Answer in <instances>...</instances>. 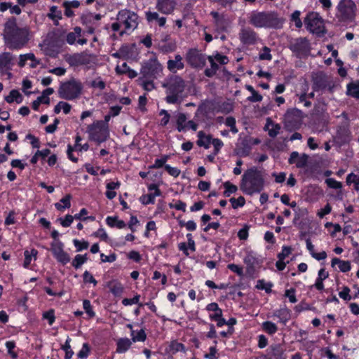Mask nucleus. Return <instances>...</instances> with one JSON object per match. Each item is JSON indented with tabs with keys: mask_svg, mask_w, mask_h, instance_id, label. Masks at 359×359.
Segmentation results:
<instances>
[{
	"mask_svg": "<svg viewBox=\"0 0 359 359\" xmlns=\"http://www.w3.org/2000/svg\"><path fill=\"white\" fill-rule=\"evenodd\" d=\"M28 34L27 29L18 27L15 18H9L4 25V40L10 49L23 48L29 41Z\"/></svg>",
	"mask_w": 359,
	"mask_h": 359,
	"instance_id": "obj_1",
	"label": "nucleus"
},
{
	"mask_svg": "<svg viewBox=\"0 0 359 359\" xmlns=\"http://www.w3.org/2000/svg\"><path fill=\"white\" fill-rule=\"evenodd\" d=\"M264 187V173L257 167L248 168L244 172L240 184L241 190L247 195L260 193Z\"/></svg>",
	"mask_w": 359,
	"mask_h": 359,
	"instance_id": "obj_2",
	"label": "nucleus"
},
{
	"mask_svg": "<svg viewBox=\"0 0 359 359\" xmlns=\"http://www.w3.org/2000/svg\"><path fill=\"white\" fill-rule=\"evenodd\" d=\"M249 22L257 28L280 29L284 19L276 11H253L249 17Z\"/></svg>",
	"mask_w": 359,
	"mask_h": 359,
	"instance_id": "obj_3",
	"label": "nucleus"
},
{
	"mask_svg": "<svg viewBox=\"0 0 359 359\" xmlns=\"http://www.w3.org/2000/svg\"><path fill=\"white\" fill-rule=\"evenodd\" d=\"M165 88V100L168 104H178L182 100V93L185 90V81L177 75H173L162 83Z\"/></svg>",
	"mask_w": 359,
	"mask_h": 359,
	"instance_id": "obj_4",
	"label": "nucleus"
},
{
	"mask_svg": "<svg viewBox=\"0 0 359 359\" xmlns=\"http://www.w3.org/2000/svg\"><path fill=\"white\" fill-rule=\"evenodd\" d=\"M116 20L117 22L112 23L111 29L114 32H118L121 25L124 26V30L120 32L121 36H123L125 33L133 32L138 26L137 14L126 8L118 11Z\"/></svg>",
	"mask_w": 359,
	"mask_h": 359,
	"instance_id": "obj_5",
	"label": "nucleus"
},
{
	"mask_svg": "<svg viewBox=\"0 0 359 359\" xmlns=\"http://www.w3.org/2000/svg\"><path fill=\"white\" fill-rule=\"evenodd\" d=\"M357 6L352 0H341L337 7L336 18L341 23H349L355 20Z\"/></svg>",
	"mask_w": 359,
	"mask_h": 359,
	"instance_id": "obj_6",
	"label": "nucleus"
},
{
	"mask_svg": "<svg viewBox=\"0 0 359 359\" xmlns=\"http://www.w3.org/2000/svg\"><path fill=\"white\" fill-rule=\"evenodd\" d=\"M82 89V83L73 78L60 85L58 94L62 99L72 100L79 97Z\"/></svg>",
	"mask_w": 359,
	"mask_h": 359,
	"instance_id": "obj_7",
	"label": "nucleus"
},
{
	"mask_svg": "<svg viewBox=\"0 0 359 359\" xmlns=\"http://www.w3.org/2000/svg\"><path fill=\"white\" fill-rule=\"evenodd\" d=\"M87 133L89 135V140L101 144L106 142L109 137V126L102 121H94L87 128Z\"/></svg>",
	"mask_w": 359,
	"mask_h": 359,
	"instance_id": "obj_8",
	"label": "nucleus"
},
{
	"mask_svg": "<svg viewBox=\"0 0 359 359\" xmlns=\"http://www.w3.org/2000/svg\"><path fill=\"white\" fill-rule=\"evenodd\" d=\"M162 72V66L156 58H151L143 62L140 74L143 78L154 79L159 76Z\"/></svg>",
	"mask_w": 359,
	"mask_h": 359,
	"instance_id": "obj_9",
	"label": "nucleus"
},
{
	"mask_svg": "<svg viewBox=\"0 0 359 359\" xmlns=\"http://www.w3.org/2000/svg\"><path fill=\"white\" fill-rule=\"evenodd\" d=\"M290 49L297 57L302 58L309 55L311 46L306 38L299 37L291 42Z\"/></svg>",
	"mask_w": 359,
	"mask_h": 359,
	"instance_id": "obj_10",
	"label": "nucleus"
},
{
	"mask_svg": "<svg viewBox=\"0 0 359 359\" xmlns=\"http://www.w3.org/2000/svg\"><path fill=\"white\" fill-rule=\"evenodd\" d=\"M187 63L193 68H203L206 65L207 57L198 48H191L186 54Z\"/></svg>",
	"mask_w": 359,
	"mask_h": 359,
	"instance_id": "obj_11",
	"label": "nucleus"
},
{
	"mask_svg": "<svg viewBox=\"0 0 359 359\" xmlns=\"http://www.w3.org/2000/svg\"><path fill=\"white\" fill-rule=\"evenodd\" d=\"M233 109V104L229 102H224L220 104H217L215 106L212 102H203L198 106L197 112L201 114H207L212 110H216L217 111L222 112L224 114L230 113Z\"/></svg>",
	"mask_w": 359,
	"mask_h": 359,
	"instance_id": "obj_12",
	"label": "nucleus"
},
{
	"mask_svg": "<svg viewBox=\"0 0 359 359\" xmlns=\"http://www.w3.org/2000/svg\"><path fill=\"white\" fill-rule=\"evenodd\" d=\"M302 121V111L297 109H288L284 116L285 126L289 130L298 128Z\"/></svg>",
	"mask_w": 359,
	"mask_h": 359,
	"instance_id": "obj_13",
	"label": "nucleus"
},
{
	"mask_svg": "<svg viewBox=\"0 0 359 359\" xmlns=\"http://www.w3.org/2000/svg\"><path fill=\"white\" fill-rule=\"evenodd\" d=\"M94 55L87 51L74 53L66 56V61L71 67L90 65L94 58Z\"/></svg>",
	"mask_w": 359,
	"mask_h": 359,
	"instance_id": "obj_14",
	"label": "nucleus"
},
{
	"mask_svg": "<svg viewBox=\"0 0 359 359\" xmlns=\"http://www.w3.org/2000/svg\"><path fill=\"white\" fill-rule=\"evenodd\" d=\"M239 39L243 45H255L259 41V37L257 33L250 27L243 25L238 33Z\"/></svg>",
	"mask_w": 359,
	"mask_h": 359,
	"instance_id": "obj_15",
	"label": "nucleus"
},
{
	"mask_svg": "<svg viewBox=\"0 0 359 359\" xmlns=\"http://www.w3.org/2000/svg\"><path fill=\"white\" fill-rule=\"evenodd\" d=\"M304 25L311 32L319 33L323 27V22L318 13L311 12L304 18Z\"/></svg>",
	"mask_w": 359,
	"mask_h": 359,
	"instance_id": "obj_16",
	"label": "nucleus"
},
{
	"mask_svg": "<svg viewBox=\"0 0 359 359\" xmlns=\"http://www.w3.org/2000/svg\"><path fill=\"white\" fill-rule=\"evenodd\" d=\"M262 359H287V353L280 344H273L266 350V353L260 356Z\"/></svg>",
	"mask_w": 359,
	"mask_h": 359,
	"instance_id": "obj_17",
	"label": "nucleus"
},
{
	"mask_svg": "<svg viewBox=\"0 0 359 359\" xmlns=\"http://www.w3.org/2000/svg\"><path fill=\"white\" fill-rule=\"evenodd\" d=\"M175 0H157L156 9L165 15H169L173 13L176 6Z\"/></svg>",
	"mask_w": 359,
	"mask_h": 359,
	"instance_id": "obj_18",
	"label": "nucleus"
},
{
	"mask_svg": "<svg viewBox=\"0 0 359 359\" xmlns=\"http://www.w3.org/2000/svg\"><path fill=\"white\" fill-rule=\"evenodd\" d=\"M244 262L247 265V269H254L259 267L262 263V258L254 252H249L245 257Z\"/></svg>",
	"mask_w": 359,
	"mask_h": 359,
	"instance_id": "obj_19",
	"label": "nucleus"
},
{
	"mask_svg": "<svg viewBox=\"0 0 359 359\" xmlns=\"http://www.w3.org/2000/svg\"><path fill=\"white\" fill-rule=\"evenodd\" d=\"M107 287L115 297H121L124 292V287L123 284L116 279L108 281L107 283Z\"/></svg>",
	"mask_w": 359,
	"mask_h": 359,
	"instance_id": "obj_20",
	"label": "nucleus"
},
{
	"mask_svg": "<svg viewBox=\"0 0 359 359\" xmlns=\"http://www.w3.org/2000/svg\"><path fill=\"white\" fill-rule=\"evenodd\" d=\"M13 59V55L9 52L0 54V72L11 69Z\"/></svg>",
	"mask_w": 359,
	"mask_h": 359,
	"instance_id": "obj_21",
	"label": "nucleus"
},
{
	"mask_svg": "<svg viewBox=\"0 0 359 359\" xmlns=\"http://www.w3.org/2000/svg\"><path fill=\"white\" fill-rule=\"evenodd\" d=\"M292 252V248L290 246H283L282 248V251L278 253V260L276 263V266L277 269H285L286 267V263L284 262V259L288 257Z\"/></svg>",
	"mask_w": 359,
	"mask_h": 359,
	"instance_id": "obj_22",
	"label": "nucleus"
},
{
	"mask_svg": "<svg viewBox=\"0 0 359 359\" xmlns=\"http://www.w3.org/2000/svg\"><path fill=\"white\" fill-rule=\"evenodd\" d=\"M251 146L248 138L243 139L236 146V154L240 156H247L251 151Z\"/></svg>",
	"mask_w": 359,
	"mask_h": 359,
	"instance_id": "obj_23",
	"label": "nucleus"
},
{
	"mask_svg": "<svg viewBox=\"0 0 359 359\" xmlns=\"http://www.w3.org/2000/svg\"><path fill=\"white\" fill-rule=\"evenodd\" d=\"M167 65L168 69L172 73H175L177 70L182 69L184 67L182 62V57L180 55H176L175 60H169Z\"/></svg>",
	"mask_w": 359,
	"mask_h": 359,
	"instance_id": "obj_24",
	"label": "nucleus"
},
{
	"mask_svg": "<svg viewBox=\"0 0 359 359\" xmlns=\"http://www.w3.org/2000/svg\"><path fill=\"white\" fill-rule=\"evenodd\" d=\"M273 316L278 318V322L285 325L290 319V311L287 309H280L274 311Z\"/></svg>",
	"mask_w": 359,
	"mask_h": 359,
	"instance_id": "obj_25",
	"label": "nucleus"
},
{
	"mask_svg": "<svg viewBox=\"0 0 359 359\" xmlns=\"http://www.w3.org/2000/svg\"><path fill=\"white\" fill-rule=\"evenodd\" d=\"M146 19L149 22L156 21L159 27H164L166 22V18L160 17L157 12L147 11L145 14Z\"/></svg>",
	"mask_w": 359,
	"mask_h": 359,
	"instance_id": "obj_26",
	"label": "nucleus"
},
{
	"mask_svg": "<svg viewBox=\"0 0 359 359\" xmlns=\"http://www.w3.org/2000/svg\"><path fill=\"white\" fill-rule=\"evenodd\" d=\"M132 345V341L128 338H121L116 342V352L124 353L128 351Z\"/></svg>",
	"mask_w": 359,
	"mask_h": 359,
	"instance_id": "obj_27",
	"label": "nucleus"
},
{
	"mask_svg": "<svg viewBox=\"0 0 359 359\" xmlns=\"http://www.w3.org/2000/svg\"><path fill=\"white\" fill-rule=\"evenodd\" d=\"M198 140L196 142L198 146L203 147L205 149L210 147L212 140V136L210 135H206L203 131L201 130L198 133Z\"/></svg>",
	"mask_w": 359,
	"mask_h": 359,
	"instance_id": "obj_28",
	"label": "nucleus"
},
{
	"mask_svg": "<svg viewBox=\"0 0 359 359\" xmlns=\"http://www.w3.org/2000/svg\"><path fill=\"white\" fill-rule=\"evenodd\" d=\"M207 60H208L210 64V68H207L204 71V74L207 77H212L219 69V65L217 64L215 60H214L213 56H208Z\"/></svg>",
	"mask_w": 359,
	"mask_h": 359,
	"instance_id": "obj_29",
	"label": "nucleus"
},
{
	"mask_svg": "<svg viewBox=\"0 0 359 359\" xmlns=\"http://www.w3.org/2000/svg\"><path fill=\"white\" fill-rule=\"evenodd\" d=\"M346 88L347 95L359 100V81L349 83Z\"/></svg>",
	"mask_w": 359,
	"mask_h": 359,
	"instance_id": "obj_30",
	"label": "nucleus"
},
{
	"mask_svg": "<svg viewBox=\"0 0 359 359\" xmlns=\"http://www.w3.org/2000/svg\"><path fill=\"white\" fill-rule=\"evenodd\" d=\"M187 120V115L184 113H178L176 115V126L177 130L179 132L186 131L187 130V126L186 125Z\"/></svg>",
	"mask_w": 359,
	"mask_h": 359,
	"instance_id": "obj_31",
	"label": "nucleus"
},
{
	"mask_svg": "<svg viewBox=\"0 0 359 359\" xmlns=\"http://www.w3.org/2000/svg\"><path fill=\"white\" fill-rule=\"evenodd\" d=\"M82 29L80 27H75L74 32H69L66 36V41L69 45H73L77 41V38L81 36Z\"/></svg>",
	"mask_w": 359,
	"mask_h": 359,
	"instance_id": "obj_32",
	"label": "nucleus"
},
{
	"mask_svg": "<svg viewBox=\"0 0 359 359\" xmlns=\"http://www.w3.org/2000/svg\"><path fill=\"white\" fill-rule=\"evenodd\" d=\"M265 128H267L269 130V135L271 137H275L280 133L281 129L280 126L278 123H274L269 118L267 120V123L265 126Z\"/></svg>",
	"mask_w": 359,
	"mask_h": 359,
	"instance_id": "obj_33",
	"label": "nucleus"
},
{
	"mask_svg": "<svg viewBox=\"0 0 359 359\" xmlns=\"http://www.w3.org/2000/svg\"><path fill=\"white\" fill-rule=\"evenodd\" d=\"M106 223L110 227H116L118 229H123L126 226V224L123 220H119L118 217L108 216L106 218Z\"/></svg>",
	"mask_w": 359,
	"mask_h": 359,
	"instance_id": "obj_34",
	"label": "nucleus"
},
{
	"mask_svg": "<svg viewBox=\"0 0 359 359\" xmlns=\"http://www.w3.org/2000/svg\"><path fill=\"white\" fill-rule=\"evenodd\" d=\"M132 342H144L147 339V334L144 329L138 331L132 330L130 332Z\"/></svg>",
	"mask_w": 359,
	"mask_h": 359,
	"instance_id": "obj_35",
	"label": "nucleus"
},
{
	"mask_svg": "<svg viewBox=\"0 0 359 359\" xmlns=\"http://www.w3.org/2000/svg\"><path fill=\"white\" fill-rule=\"evenodd\" d=\"M71 198L70 194L66 195L65 197L60 199L59 203H56L55 206L57 210L63 211L66 208H69L71 206Z\"/></svg>",
	"mask_w": 359,
	"mask_h": 359,
	"instance_id": "obj_36",
	"label": "nucleus"
},
{
	"mask_svg": "<svg viewBox=\"0 0 359 359\" xmlns=\"http://www.w3.org/2000/svg\"><path fill=\"white\" fill-rule=\"evenodd\" d=\"M262 328L269 335H273L278 332V327L276 323L269 320L262 323Z\"/></svg>",
	"mask_w": 359,
	"mask_h": 359,
	"instance_id": "obj_37",
	"label": "nucleus"
},
{
	"mask_svg": "<svg viewBox=\"0 0 359 359\" xmlns=\"http://www.w3.org/2000/svg\"><path fill=\"white\" fill-rule=\"evenodd\" d=\"M327 87V81L323 76H317L313 79L312 88L313 91L323 90Z\"/></svg>",
	"mask_w": 359,
	"mask_h": 359,
	"instance_id": "obj_38",
	"label": "nucleus"
},
{
	"mask_svg": "<svg viewBox=\"0 0 359 359\" xmlns=\"http://www.w3.org/2000/svg\"><path fill=\"white\" fill-rule=\"evenodd\" d=\"M5 100L8 103H12L15 101L17 103H20L22 101L21 94L17 90H12L9 95L5 97Z\"/></svg>",
	"mask_w": 359,
	"mask_h": 359,
	"instance_id": "obj_39",
	"label": "nucleus"
},
{
	"mask_svg": "<svg viewBox=\"0 0 359 359\" xmlns=\"http://www.w3.org/2000/svg\"><path fill=\"white\" fill-rule=\"evenodd\" d=\"M170 351L172 354L177 352H186L187 349L184 344L178 342L177 340L172 341L169 345Z\"/></svg>",
	"mask_w": 359,
	"mask_h": 359,
	"instance_id": "obj_40",
	"label": "nucleus"
},
{
	"mask_svg": "<svg viewBox=\"0 0 359 359\" xmlns=\"http://www.w3.org/2000/svg\"><path fill=\"white\" fill-rule=\"evenodd\" d=\"M71 341L72 339L67 337L65 344L61 345V349L65 352V359H71L74 353L70 345Z\"/></svg>",
	"mask_w": 359,
	"mask_h": 359,
	"instance_id": "obj_41",
	"label": "nucleus"
},
{
	"mask_svg": "<svg viewBox=\"0 0 359 359\" xmlns=\"http://www.w3.org/2000/svg\"><path fill=\"white\" fill-rule=\"evenodd\" d=\"M37 253H38V252L35 249H32L30 251H29V250L25 251V252H24L25 260H24V263H23V266L25 268H27L29 266V265L30 264V263L32 262V258L36 259Z\"/></svg>",
	"mask_w": 359,
	"mask_h": 359,
	"instance_id": "obj_42",
	"label": "nucleus"
},
{
	"mask_svg": "<svg viewBox=\"0 0 359 359\" xmlns=\"http://www.w3.org/2000/svg\"><path fill=\"white\" fill-rule=\"evenodd\" d=\"M91 353V347L88 342L83 344L81 350L77 353L79 359H87Z\"/></svg>",
	"mask_w": 359,
	"mask_h": 359,
	"instance_id": "obj_43",
	"label": "nucleus"
},
{
	"mask_svg": "<svg viewBox=\"0 0 359 359\" xmlns=\"http://www.w3.org/2000/svg\"><path fill=\"white\" fill-rule=\"evenodd\" d=\"M138 81L139 84L147 91H151L155 88L153 79H148L142 76L139 78Z\"/></svg>",
	"mask_w": 359,
	"mask_h": 359,
	"instance_id": "obj_44",
	"label": "nucleus"
},
{
	"mask_svg": "<svg viewBox=\"0 0 359 359\" xmlns=\"http://www.w3.org/2000/svg\"><path fill=\"white\" fill-rule=\"evenodd\" d=\"M353 184L354 189L356 191H359V175L353 172L348 174L346 177V184L350 185Z\"/></svg>",
	"mask_w": 359,
	"mask_h": 359,
	"instance_id": "obj_45",
	"label": "nucleus"
},
{
	"mask_svg": "<svg viewBox=\"0 0 359 359\" xmlns=\"http://www.w3.org/2000/svg\"><path fill=\"white\" fill-rule=\"evenodd\" d=\"M42 318L46 320L49 325H53L55 321V310L50 309L42 314Z\"/></svg>",
	"mask_w": 359,
	"mask_h": 359,
	"instance_id": "obj_46",
	"label": "nucleus"
},
{
	"mask_svg": "<svg viewBox=\"0 0 359 359\" xmlns=\"http://www.w3.org/2000/svg\"><path fill=\"white\" fill-rule=\"evenodd\" d=\"M273 286V284L271 282L266 283L264 280H259L256 287L259 290H264L267 294H270L272 292Z\"/></svg>",
	"mask_w": 359,
	"mask_h": 359,
	"instance_id": "obj_47",
	"label": "nucleus"
},
{
	"mask_svg": "<svg viewBox=\"0 0 359 359\" xmlns=\"http://www.w3.org/2000/svg\"><path fill=\"white\" fill-rule=\"evenodd\" d=\"M205 309L209 312H213V313H210V315H222V310L219 307L218 304L216 302H212L208 304L206 306Z\"/></svg>",
	"mask_w": 359,
	"mask_h": 359,
	"instance_id": "obj_48",
	"label": "nucleus"
},
{
	"mask_svg": "<svg viewBox=\"0 0 359 359\" xmlns=\"http://www.w3.org/2000/svg\"><path fill=\"white\" fill-rule=\"evenodd\" d=\"M48 17L52 20L62 19V12L57 9V7L53 6L50 8V13L48 14Z\"/></svg>",
	"mask_w": 359,
	"mask_h": 359,
	"instance_id": "obj_49",
	"label": "nucleus"
},
{
	"mask_svg": "<svg viewBox=\"0 0 359 359\" xmlns=\"http://www.w3.org/2000/svg\"><path fill=\"white\" fill-rule=\"evenodd\" d=\"M87 255H76L72 261V266L76 269L79 268L83 263L87 261Z\"/></svg>",
	"mask_w": 359,
	"mask_h": 359,
	"instance_id": "obj_50",
	"label": "nucleus"
},
{
	"mask_svg": "<svg viewBox=\"0 0 359 359\" xmlns=\"http://www.w3.org/2000/svg\"><path fill=\"white\" fill-rule=\"evenodd\" d=\"M224 187L225 188V191L224 192V195L226 197L230 196L231 194L236 193L238 190V188L236 185L231 184L230 182H226L224 183Z\"/></svg>",
	"mask_w": 359,
	"mask_h": 359,
	"instance_id": "obj_51",
	"label": "nucleus"
},
{
	"mask_svg": "<svg viewBox=\"0 0 359 359\" xmlns=\"http://www.w3.org/2000/svg\"><path fill=\"white\" fill-rule=\"evenodd\" d=\"M5 346L7 348L8 353L11 355L13 359H16L18 358V353L13 351V349L15 348L16 344L14 341H8L6 342Z\"/></svg>",
	"mask_w": 359,
	"mask_h": 359,
	"instance_id": "obj_52",
	"label": "nucleus"
},
{
	"mask_svg": "<svg viewBox=\"0 0 359 359\" xmlns=\"http://www.w3.org/2000/svg\"><path fill=\"white\" fill-rule=\"evenodd\" d=\"M336 264L339 265V269H350V264L348 262L341 261L338 258H333L331 263V266L334 267Z\"/></svg>",
	"mask_w": 359,
	"mask_h": 359,
	"instance_id": "obj_53",
	"label": "nucleus"
},
{
	"mask_svg": "<svg viewBox=\"0 0 359 359\" xmlns=\"http://www.w3.org/2000/svg\"><path fill=\"white\" fill-rule=\"evenodd\" d=\"M140 299V295L136 294L133 298H124L122 300V304L124 306H131L133 304H139L140 306H142V305L141 304H139Z\"/></svg>",
	"mask_w": 359,
	"mask_h": 359,
	"instance_id": "obj_54",
	"label": "nucleus"
},
{
	"mask_svg": "<svg viewBox=\"0 0 359 359\" xmlns=\"http://www.w3.org/2000/svg\"><path fill=\"white\" fill-rule=\"evenodd\" d=\"M73 243L76 249V252H80L82 251L83 250H86L89 246V243L84 240L80 241L78 239H74L73 241Z\"/></svg>",
	"mask_w": 359,
	"mask_h": 359,
	"instance_id": "obj_55",
	"label": "nucleus"
},
{
	"mask_svg": "<svg viewBox=\"0 0 359 359\" xmlns=\"http://www.w3.org/2000/svg\"><path fill=\"white\" fill-rule=\"evenodd\" d=\"M83 307L89 318H91L95 316V313L93 310L90 300L84 299L83 301Z\"/></svg>",
	"mask_w": 359,
	"mask_h": 359,
	"instance_id": "obj_56",
	"label": "nucleus"
},
{
	"mask_svg": "<svg viewBox=\"0 0 359 359\" xmlns=\"http://www.w3.org/2000/svg\"><path fill=\"white\" fill-rule=\"evenodd\" d=\"M229 201L231 202L233 209H236L238 207H243L245 203V199L243 196H239L238 198H231Z\"/></svg>",
	"mask_w": 359,
	"mask_h": 359,
	"instance_id": "obj_57",
	"label": "nucleus"
},
{
	"mask_svg": "<svg viewBox=\"0 0 359 359\" xmlns=\"http://www.w3.org/2000/svg\"><path fill=\"white\" fill-rule=\"evenodd\" d=\"M223 314L218 315H209V318L212 321H215L217 323V326L221 327L225 325H226V320L223 318Z\"/></svg>",
	"mask_w": 359,
	"mask_h": 359,
	"instance_id": "obj_58",
	"label": "nucleus"
},
{
	"mask_svg": "<svg viewBox=\"0 0 359 359\" xmlns=\"http://www.w3.org/2000/svg\"><path fill=\"white\" fill-rule=\"evenodd\" d=\"M350 288L347 286H344L342 290L339 292L340 298L344 301H350L352 299V295L350 294Z\"/></svg>",
	"mask_w": 359,
	"mask_h": 359,
	"instance_id": "obj_59",
	"label": "nucleus"
},
{
	"mask_svg": "<svg viewBox=\"0 0 359 359\" xmlns=\"http://www.w3.org/2000/svg\"><path fill=\"white\" fill-rule=\"evenodd\" d=\"M325 183L328 187L334 189H340L342 187V184L340 182L337 181L334 178H327L325 180Z\"/></svg>",
	"mask_w": 359,
	"mask_h": 359,
	"instance_id": "obj_60",
	"label": "nucleus"
},
{
	"mask_svg": "<svg viewBox=\"0 0 359 359\" xmlns=\"http://www.w3.org/2000/svg\"><path fill=\"white\" fill-rule=\"evenodd\" d=\"M259 58L261 60H271L272 59L271 49L267 46H264L262 48V52L259 55Z\"/></svg>",
	"mask_w": 359,
	"mask_h": 359,
	"instance_id": "obj_61",
	"label": "nucleus"
},
{
	"mask_svg": "<svg viewBox=\"0 0 359 359\" xmlns=\"http://www.w3.org/2000/svg\"><path fill=\"white\" fill-rule=\"evenodd\" d=\"M308 158L309 156L305 154H302V156H299L296 162H294L296 166L298 168H304L307 164Z\"/></svg>",
	"mask_w": 359,
	"mask_h": 359,
	"instance_id": "obj_62",
	"label": "nucleus"
},
{
	"mask_svg": "<svg viewBox=\"0 0 359 359\" xmlns=\"http://www.w3.org/2000/svg\"><path fill=\"white\" fill-rule=\"evenodd\" d=\"M215 346H210L209 348V353L205 354L204 357L207 359H217L216 354L217 353V349L216 348V344L217 341L216 340L214 341Z\"/></svg>",
	"mask_w": 359,
	"mask_h": 359,
	"instance_id": "obj_63",
	"label": "nucleus"
},
{
	"mask_svg": "<svg viewBox=\"0 0 359 359\" xmlns=\"http://www.w3.org/2000/svg\"><path fill=\"white\" fill-rule=\"evenodd\" d=\"M74 219V216H72L71 215H67L64 219L62 218V217H60L58 219V220L60 222V224L63 227H69V226H70V225L73 222Z\"/></svg>",
	"mask_w": 359,
	"mask_h": 359,
	"instance_id": "obj_64",
	"label": "nucleus"
}]
</instances>
